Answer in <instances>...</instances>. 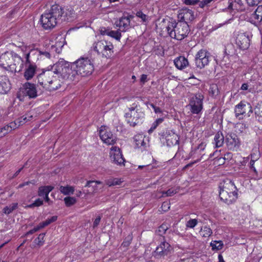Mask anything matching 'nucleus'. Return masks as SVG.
<instances>
[{"mask_svg": "<svg viewBox=\"0 0 262 262\" xmlns=\"http://www.w3.org/2000/svg\"><path fill=\"white\" fill-rule=\"evenodd\" d=\"M63 14V9L57 5H53L46 11L40 17V22L45 30L54 28Z\"/></svg>", "mask_w": 262, "mask_h": 262, "instance_id": "f257e3e1", "label": "nucleus"}, {"mask_svg": "<svg viewBox=\"0 0 262 262\" xmlns=\"http://www.w3.org/2000/svg\"><path fill=\"white\" fill-rule=\"evenodd\" d=\"M166 30L170 37L178 40H182L187 37L190 32L187 24L176 23L175 21H169L166 27Z\"/></svg>", "mask_w": 262, "mask_h": 262, "instance_id": "f03ea898", "label": "nucleus"}, {"mask_svg": "<svg viewBox=\"0 0 262 262\" xmlns=\"http://www.w3.org/2000/svg\"><path fill=\"white\" fill-rule=\"evenodd\" d=\"M94 60L88 57H80L72 63V68L75 73L76 76H87L90 75L94 71Z\"/></svg>", "mask_w": 262, "mask_h": 262, "instance_id": "7ed1b4c3", "label": "nucleus"}, {"mask_svg": "<svg viewBox=\"0 0 262 262\" xmlns=\"http://www.w3.org/2000/svg\"><path fill=\"white\" fill-rule=\"evenodd\" d=\"M125 117L127 123L133 127L141 122L144 117V113L138 102H134L128 107Z\"/></svg>", "mask_w": 262, "mask_h": 262, "instance_id": "20e7f679", "label": "nucleus"}, {"mask_svg": "<svg viewBox=\"0 0 262 262\" xmlns=\"http://www.w3.org/2000/svg\"><path fill=\"white\" fill-rule=\"evenodd\" d=\"M43 93V89L40 88L38 84L30 83H25L17 93V97L22 100L23 97L28 96L30 99H35Z\"/></svg>", "mask_w": 262, "mask_h": 262, "instance_id": "39448f33", "label": "nucleus"}, {"mask_svg": "<svg viewBox=\"0 0 262 262\" xmlns=\"http://www.w3.org/2000/svg\"><path fill=\"white\" fill-rule=\"evenodd\" d=\"M54 74H60L63 78L71 80L76 79L75 73L72 68V63L70 64L66 61H60L54 65L52 68Z\"/></svg>", "mask_w": 262, "mask_h": 262, "instance_id": "423d86ee", "label": "nucleus"}, {"mask_svg": "<svg viewBox=\"0 0 262 262\" xmlns=\"http://www.w3.org/2000/svg\"><path fill=\"white\" fill-rule=\"evenodd\" d=\"M92 48L98 55L101 54L103 56L108 58L113 54L114 47L110 42L102 40L95 42Z\"/></svg>", "mask_w": 262, "mask_h": 262, "instance_id": "0eeeda50", "label": "nucleus"}, {"mask_svg": "<svg viewBox=\"0 0 262 262\" xmlns=\"http://www.w3.org/2000/svg\"><path fill=\"white\" fill-rule=\"evenodd\" d=\"M204 97L201 93H198L191 95L189 99L188 106L192 114H199L201 112L203 107V101Z\"/></svg>", "mask_w": 262, "mask_h": 262, "instance_id": "6e6552de", "label": "nucleus"}, {"mask_svg": "<svg viewBox=\"0 0 262 262\" xmlns=\"http://www.w3.org/2000/svg\"><path fill=\"white\" fill-rule=\"evenodd\" d=\"M159 135L161 142L167 146L176 145L179 143L178 136L172 130H166L160 133Z\"/></svg>", "mask_w": 262, "mask_h": 262, "instance_id": "1a4fd4ad", "label": "nucleus"}, {"mask_svg": "<svg viewBox=\"0 0 262 262\" xmlns=\"http://www.w3.org/2000/svg\"><path fill=\"white\" fill-rule=\"evenodd\" d=\"M99 136L103 143L107 145H114L116 142V137L106 126L100 127Z\"/></svg>", "mask_w": 262, "mask_h": 262, "instance_id": "9d476101", "label": "nucleus"}, {"mask_svg": "<svg viewBox=\"0 0 262 262\" xmlns=\"http://www.w3.org/2000/svg\"><path fill=\"white\" fill-rule=\"evenodd\" d=\"M210 58V53L205 50H200L195 55V63L196 66L202 69L207 65Z\"/></svg>", "mask_w": 262, "mask_h": 262, "instance_id": "9b49d317", "label": "nucleus"}, {"mask_svg": "<svg viewBox=\"0 0 262 262\" xmlns=\"http://www.w3.org/2000/svg\"><path fill=\"white\" fill-rule=\"evenodd\" d=\"M54 76V72L52 71H48L39 74L37 76V84L43 89V92L47 90V86H48Z\"/></svg>", "mask_w": 262, "mask_h": 262, "instance_id": "f8f14e48", "label": "nucleus"}, {"mask_svg": "<svg viewBox=\"0 0 262 262\" xmlns=\"http://www.w3.org/2000/svg\"><path fill=\"white\" fill-rule=\"evenodd\" d=\"M30 56V53H28L26 55V61L25 63L26 68L24 72V77L27 80L31 79L34 77L36 71V66L35 64L31 62L29 59Z\"/></svg>", "mask_w": 262, "mask_h": 262, "instance_id": "ddd939ff", "label": "nucleus"}, {"mask_svg": "<svg viewBox=\"0 0 262 262\" xmlns=\"http://www.w3.org/2000/svg\"><path fill=\"white\" fill-rule=\"evenodd\" d=\"M178 23H188L194 19L193 11L187 8H183L179 11L178 14Z\"/></svg>", "mask_w": 262, "mask_h": 262, "instance_id": "4468645a", "label": "nucleus"}, {"mask_svg": "<svg viewBox=\"0 0 262 262\" xmlns=\"http://www.w3.org/2000/svg\"><path fill=\"white\" fill-rule=\"evenodd\" d=\"M226 142L228 148L231 150L236 151L240 146V141L235 134H228Z\"/></svg>", "mask_w": 262, "mask_h": 262, "instance_id": "2eb2a0df", "label": "nucleus"}, {"mask_svg": "<svg viewBox=\"0 0 262 262\" xmlns=\"http://www.w3.org/2000/svg\"><path fill=\"white\" fill-rule=\"evenodd\" d=\"M170 248V245L168 243L166 242H161L154 252L153 255L157 258L163 257L168 254Z\"/></svg>", "mask_w": 262, "mask_h": 262, "instance_id": "dca6fc26", "label": "nucleus"}, {"mask_svg": "<svg viewBox=\"0 0 262 262\" xmlns=\"http://www.w3.org/2000/svg\"><path fill=\"white\" fill-rule=\"evenodd\" d=\"M111 160L117 165L124 164V159L122 157L120 149L116 146H113L110 151Z\"/></svg>", "mask_w": 262, "mask_h": 262, "instance_id": "f3484780", "label": "nucleus"}, {"mask_svg": "<svg viewBox=\"0 0 262 262\" xmlns=\"http://www.w3.org/2000/svg\"><path fill=\"white\" fill-rule=\"evenodd\" d=\"M219 192H237V189L235 186L234 182L230 179H226L223 180L220 183Z\"/></svg>", "mask_w": 262, "mask_h": 262, "instance_id": "a211bd4d", "label": "nucleus"}, {"mask_svg": "<svg viewBox=\"0 0 262 262\" xmlns=\"http://www.w3.org/2000/svg\"><path fill=\"white\" fill-rule=\"evenodd\" d=\"M249 42V37L245 33H239L236 36V44L242 50L247 49L250 45Z\"/></svg>", "mask_w": 262, "mask_h": 262, "instance_id": "6ab92c4d", "label": "nucleus"}, {"mask_svg": "<svg viewBox=\"0 0 262 262\" xmlns=\"http://www.w3.org/2000/svg\"><path fill=\"white\" fill-rule=\"evenodd\" d=\"M237 192H219V196L222 201L227 204H231L235 202L237 199Z\"/></svg>", "mask_w": 262, "mask_h": 262, "instance_id": "aec40b11", "label": "nucleus"}, {"mask_svg": "<svg viewBox=\"0 0 262 262\" xmlns=\"http://www.w3.org/2000/svg\"><path fill=\"white\" fill-rule=\"evenodd\" d=\"M129 16H122L115 22L117 27L119 28L121 32H125L130 28V19Z\"/></svg>", "mask_w": 262, "mask_h": 262, "instance_id": "412c9836", "label": "nucleus"}, {"mask_svg": "<svg viewBox=\"0 0 262 262\" xmlns=\"http://www.w3.org/2000/svg\"><path fill=\"white\" fill-rule=\"evenodd\" d=\"M11 89V84L6 76H0V94H7Z\"/></svg>", "mask_w": 262, "mask_h": 262, "instance_id": "4be33fe9", "label": "nucleus"}, {"mask_svg": "<svg viewBox=\"0 0 262 262\" xmlns=\"http://www.w3.org/2000/svg\"><path fill=\"white\" fill-rule=\"evenodd\" d=\"M247 107H250V104L243 101L235 105L234 112L236 117L241 119V116L246 114Z\"/></svg>", "mask_w": 262, "mask_h": 262, "instance_id": "5701e85b", "label": "nucleus"}, {"mask_svg": "<svg viewBox=\"0 0 262 262\" xmlns=\"http://www.w3.org/2000/svg\"><path fill=\"white\" fill-rule=\"evenodd\" d=\"M134 141L137 147L145 149L147 144L146 141H148V140L143 135L138 134L134 136Z\"/></svg>", "mask_w": 262, "mask_h": 262, "instance_id": "b1692460", "label": "nucleus"}, {"mask_svg": "<svg viewBox=\"0 0 262 262\" xmlns=\"http://www.w3.org/2000/svg\"><path fill=\"white\" fill-rule=\"evenodd\" d=\"M176 67L180 70H182L188 66V60L184 56H179L174 60Z\"/></svg>", "mask_w": 262, "mask_h": 262, "instance_id": "393cba45", "label": "nucleus"}, {"mask_svg": "<svg viewBox=\"0 0 262 262\" xmlns=\"http://www.w3.org/2000/svg\"><path fill=\"white\" fill-rule=\"evenodd\" d=\"M48 85V86H47V90L49 91H53L58 89L60 87L61 85L60 81L56 76H53V79H52V81L50 82V83H49Z\"/></svg>", "mask_w": 262, "mask_h": 262, "instance_id": "a878e982", "label": "nucleus"}, {"mask_svg": "<svg viewBox=\"0 0 262 262\" xmlns=\"http://www.w3.org/2000/svg\"><path fill=\"white\" fill-rule=\"evenodd\" d=\"M33 118V115L31 112H29L26 113L25 115L22 116L21 117L18 118L17 120H15L16 123H17L18 127L20 125H21L28 121H31Z\"/></svg>", "mask_w": 262, "mask_h": 262, "instance_id": "bb28decb", "label": "nucleus"}, {"mask_svg": "<svg viewBox=\"0 0 262 262\" xmlns=\"http://www.w3.org/2000/svg\"><path fill=\"white\" fill-rule=\"evenodd\" d=\"M54 189L52 186H44L39 187L38 190V195L40 197H43L49 193Z\"/></svg>", "mask_w": 262, "mask_h": 262, "instance_id": "cd10ccee", "label": "nucleus"}, {"mask_svg": "<svg viewBox=\"0 0 262 262\" xmlns=\"http://www.w3.org/2000/svg\"><path fill=\"white\" fill-rule=\"evenodd\" d=\"M224 142V137L222 133L217 132L214 138V143L216 148L223 146Z\"/></svg>", "mask_w": 262, "mask_h": 262, "instance_id": "c85d7f7f", "label": "nucleus"}, {"mask_svg": "<svg viewBox=\"0 0 262 262\" xmlns=\"http://www.w3.org/2000/svg\"><path fill=\"white\" fill-rule=\"evenodd\" d=\"M18 127L17 123H16V121L10 122L9 124L4 126L3 127L1 128L3 130L5 134L6 135L9 132H10L11 130L15 129Z\"/></svg>", "mask_w": 262, "mask_h": 262, "instance_id": "c756f323", "label": "nucleus"}, {"mask_svg": "<svg viewBox=\"0 0 262 262\" xmlns=\"http://www.w3.org/2000/svg\"><path fill=\"white\" fill-rule=\"evenodd\" d=\"M256 118L259 122H262V101L259 102L254 108Z\"/></svg>", "mask_w": 262, "mask_h": 262, "instance_id": "7c9ffc66", "label": "nucleus"}, {"mask_svg": "<svg viewBox=\"0 0 262 262\" xmlns=\"http://www.w3.org/2000/svg\"><path fill=\"white\" fill-rule=\"evenodd\" d=\"M253 17L257 20V22L262 21V5L258 6L253 14Z\"/></svg>", "mask_w": 262, "mask_h": 262, "instance_id": "2f4dec72", "label": "nucleus"}, {"mask_svg": "<svg viewBox=\"0 0 262 262\" xmlns=\"http://www.w3.org/2000/svg\"><path fill=\"white\" fill-rule=\"evenodd\" d=\"M59 190L64 195H69L71 194H73L74 189L73 187L70 186H61L59 187Z\"/></svg>", "mask_w": 262, "mask_h": 262, "instance_id": "473e14b6", "label": "nucleus"}, {"mask_svg": "<svg viewBox=\"0 0 262 262\" xmlns=\"http://www.w3.org/2000/svg\"><path fill=\"white\" fill-rule=\"evenodd\" d=\"M18 207V203H14L10 205L9 206H7L5 207L3 209V212L6 214H9L11 212H12L14 210L17 209Z\"/></svg>", "mask_w": 262, "mask_h": 262, "instance_id": "72a5a7b5", "label": "nucleus"}, {"mask_svg": "<svg viewBox=\"0 0 262 262\" xmlns=\"http://www.w3.org/2000/svg\"><path fill=\"white\" fill-rule=\"evenodd\" d=\"M200 234L203 237H208L212 234V231L209 227L205 226L201 229Z\"/></svg>", "mask_w": 262, "mask_h": 262, "instance_id": "f704fd0d", "label": "nucleus"}, {"mask_svg": "<svg viewBox=\"0 0 262 262\" xmlns=\"http://www.w3.org/2000/svg\"><path fill=\"white\" fill-rule=\"evenodd\" d=\"M38 53V54L40 55H42L45 56L46 57L48 58H50L51 57V53L50 51H48V49H47L45 51H41L40 50H31L29 53Z\"/></svg>", "mask_w": 262, "mask_h": 262, "instance_id": "c9c22d12", "label": "nucleus"}, {"mask_svg": "<svg viewBox=\"0 0 262 262\" xmlns=\"http://www.w3.org/2000/svg\"><path fill=\"white\" fill-rule=\"evenodd\" d=\"M107 35L113 37L117 40H120L121 36L120 31L119 30L117 31H110V32L107 33Z\"/></svg>", "mask_w": 262, "mask_h": 262, "instance_id": "e433bc0d", "label": "nucleus"}, {"mask_svg": "<svg viewBox=\"0 0 262 262\" xmlns=\"http://www.w3.org/2000/svg\"><path fill=\"white\" fill-rule=\"evenodd\" d=\"M122 182L121 181V179H119L117 178L113 179H109L106 181L105 183L108 186H112L115 185H119Z\"/></svg>", "mask_w": 262, "mask_h": 262, "instance_id": "4c0bfd02", "label": "nucleus"}, {"mask_svg": "<svg viewBox=\"0 0 262 262\" xmlns=\"http://www.w3.org/2000/svg\"><path fill=\"white\" fill-rule=\"evenodd\" d=\"M200 222H202L201 220H199ZM199 221L196 219H190L186 222V226L187 228H193L198 224Z\"/></svg>", "mask_w": 262, "mask_h": 262, "instance_id": "58836bf2", "label": "nucleus"}, {"mask_svg": "<svg viewBox=\"0 0 262 262\" xmlns=\"http://www.w3.org/2000/svg\"><path fill=\"white\" fill-rule=\"evenodd\" d=\"M209 93L212 96H216L219 93L218 86L215 84H212L210 85L209 88Z\"/></svg>", "mask_w": 262, "mask_h": 262, "instance_id": "ea45409f", "label": "nucleus"}, {"mask_svg": "<svg viewBox=\"0 0 262 262\" xmlns=\"http://www.w3.org/2000/svg\"><path fill=\"white\" fill-rule=\"evenodd\" d=\"M163 121V118H159L156 120L152 124L150 127V128L148 130V133H152L159 125V124H161Z\"/></svg>", "mask_w": 262, "mask_h": 262, "instance_id": "a19ab883", "label": "nucleus"}, {"mask_svg": "<svg viewBox=\"0 0 262 262\" xmlns=\"http://www.w3.org/2000/svg\"><path fill=\"white\" fill-rule=\"evenodd\" d=\"M65 204L69 207L74 205L76 203V199L74 197L68 196L64 199Z\"/></svg>", "mask_w": 262, "mask_h": 262, "instance_id": "79ce46f5", "label": "nucleus"}, {"mask_svg": "<svg viewBox=\"0 0 262 262\" xmlns=\"http://www.w3.org/2000/svg\"><path fill=\"white\" fill-rule=\"evenodd\" d=\"M178 192V190L174 188H170L167 191H164L162 192V196H170L176 194Z\"/></svg>", "mask_w": 262, "mask_h": 262, "instance_id": "37998d69", "label": "nucleus"}, {"mask_svg": "<svg viewBox=\"0 0 262 262\" xmlns=\"http://www.w3.org/2000/svg\"><path fill=\"white\" fill-rule=\"evenodd\" d=\"M57 220V216H56V215L53 216L51 218L48 219L45 221L41 222V223L42 224V226H43V227H45L50 225L52 223L56 221Z\"/></svg>", "mask_w": 262, "mask_h": 262, "instance_id": "c03bdc74", "label": "nucleus"}, {"mask_svg": "<svg viewBox=\"0 0 262 262\" xmlns=\"http://www.w3.org/2000/svg\"><path fill=\"white\" fill-rule=\"evenodd\" d=\"M168 228V226L166 224H163L159 227L157 232L159 235H162L165 233Z\"/></svg>", "mask_w": 262, "mask_h": 262, "instance_id": "a18cd8bd", "label": "nucleus"}, {"mask_svg": "<svg viewBox=\"0 0 262 262\" xmlns=\"http://www.w3.org/2000/svg\"><path fill=\"white\" fill-rule=\"evenodd\" d=\"M213 249L220 250L222 248L223 244L221 241H214L211 243Z\"/></svg>", "mask_w": 262, "mask_h": 262, "instance_id": "49530a36", "label": "nucleus"}, {"mask_svg": "<svg viewBox=\"0 0 262 262\" xmlns=\"http://www.w3.org/2000/svg\"><path fill=\"white\" fill-rule=\"evenodd\" d=\"M136 16L140 18L144 23H146L147 21L148 16L141 11H138L136 13Z\"/></svg>", "mask_w": 262, "mask_h": 262, "instance_id": "de8ad7c7", "label": "nucleus"}, {"mask_svg": "<svg viewBox=\"0 0 262 262\" xmlns=\"http://www.w3.org/2000/svg\"><path fill=\"white\" fill-rule=\"evenodd\" d=\"M48 51H50L51 53V55L54 54V53H59L58 48L56 47V46L52 45L51 47H49L47 48Z\"/></svg>", "mask_w": 262, "mask_h": 262, "instance_id": "09e8293b", "label": "nucleus"}, {"mask_svg": "<svg viewBox=\"0 0 262 262\" xmlns=\"http://www.w3.org/2000/svg\"><path fill=\"white\" fill-rule=\"evenodd\" d=\"M101 184V182L100 181H88L85 185V187H95L96 186L97 184Z\"/></svg>", "mask_w": 262, "mask_h": 262, "instance_id": "8fccbe9b", "label": "nucleus"}, {"mask_svg": "<svg viewBox=\"0 0 262 262\" xmlns=\"http://www.w3.org/2000/svg\"><path fill=\"white\" fill-rule=\"evenodd\" d=\"M247 4L249 6H254L257 5L261 0H246Z\"/></svg>", "mask_w": 262, "mask_h": 262, "instance_id": "3c124183", "label": "nucleus"}, {"mask_svg": "<svg viewBox=\"0 0 262 262\" xmlns=\"http://www.w3.org/2000/svg\"><path fill=\"white\" fill-rule=\"evenodd\" d=\"M236 128H239V130L241 132H243V130L245 129L247 127L246 124L244 123H239L237 124L236 126Z\"/></svg>", "mask_w": 262, "mask_h": 262, "instance_id": "603ef678", "label": "nucleus"}, {"mask_svg": "<svg viewBox=\"0 0 262 262\" xmlns=\"http://www.w3.org/2000/svg\"><path fill=\"white\" fill-rule=\"evenodd\" d=\"M100 220H101L100 216H98L95 219V220L94 222V223H93V228H96V227L98 226V225L100 223Z\"/></svg>", "mask_w": 262, "mask_h": 262, "instance_id": "864d4df0", "label": "nucleus"}, {"mask_svg": "<svg viewBox=\"0 0 262 262\" xmlns=\"http://www.w3.org/2000/svg\"><path fill=\"white\" fill-rule=\"evenodd\" d=\"M199 2V0H185L184 2L186 5H194Z\"/></svg>", "mask_w": 262, "mask_h": 262, "instance_id": "5fc2aeb1", "label": "nucleus"}, {"mask_svg": "<svg viewBox=\"0 0 262 262\" xmlns=\"http://www.w3.org/2000/svg\"><path fill=\"white\" fill-rule=\"evenodd\" d=\"M34 203L36 207H38L41 206L43 204V201L41 200L40 199H37L35 201Z\"/></svg>", "mask_w": 262, "mask_h": 262, "instance_id": "6e6d98bb", "label": "nucleus"}, {"mask_svg": "<svg viewBox=\"0 0 262 262\" xmlns=\"http://www.w3.org/2000/svg\"><path fill=\"white\" fill-rule=\"evenodd\" d=\"M150 106L154 108L156 113H159L162 112L161 108L159 107L156 106L154 104H150Z\"/></svg>", "mask_w": 262, "mask_h": 262, "instance_id": "4d7b16f0", "label": "nucleus"}, {"mask_svg": "<svg viewBox=\"0 0 262 262\" xmlns=\"http://www.w3.org/2000/svg\"><path fill=\"white\" fill-rule=\"evenodd\" d=\"M255 163V161L253 160H251L250 162V167L251 169H252L255 172H256V169L254 166Z\"/></svg>", "mask_w": 262, "mask_h": 262, "instance_id": "13d9d810", "label": "nucleus"}, {"mask_svg": "<svg viewBox=\"0 0 262 262\" xmlns=\"http://www.w3.org/2000/svg\"><path fill=\"white\" fill-rule=\"evenodd\" d=\"M200 160H201V159H198L193 162L188 163L184 167V168L185 169V168H187L188 167H191L194 164L199 162Z\"/></svg>", "mask_w": 262, "mask_h": 262, "instance_id": "bf43d9fd", "label": "nucleus"}, {"mask_svg": "<svg viewBox=\"0 0 262 262\" xmlns=\"http://www.w3.org/2000/svg\"><path fill=\"white\" fill-rule=\"evenodd\" d=\"M44 228L43 226H42V224L41 223H40L37 227H34L33 229L34 230V232H37L39 229Z\"/></svg>", "mask_w": 262, "mask_h": 262, "instance_id": "052dcab7", "label": "nucleus"}, {"mask_svg": "<svg viewBox=\"0 0 262 262\" xmlns=\"http://www.w3.org/2000/svg\"><path fill=\"white\" fill-rule=\"evenodd\" d=\"M43 198L45 202H47L49 204V205H51L52 204V201L50 200L48 195H45V196H43Z\"/></svg>", "mask_w": 262, "mask_h": 262, "instance_id": "680f3d73", "label": "nucleus"}, {"mask_svg": "<svg viewBox=\"0 0 262 262\" xmlns=\"http://www.w3.org/2000/svg\"><path fill=\"white\" fill-rule=\"evenodd\" d=\"M45 233H41V234H40L39 235L38 237H37L38 244L40 242L41 240L43 239V237L45 236ZM35 241H36L37 239H36Z\"/></svg>", "mask_w": 262, "mask_h": 262, "instance_id": "e2e57ef3", "label": "nucleus"}, {"mask_svg": "<svg viewBox=\"0 0 262 262\" xmlns=\"http://www.w3.org/2000/svg\"><path fill=\"white\" fill-rule=\"evenodd\" d=\"M147 78V76L146 75L143 74L141 75L140 80L141 82L144 83L146 81Z\"/></svg>", "mask_w": 262, "mask_h": 262, "instance_id": "0e129e2a", "label": "nucleus"}, {"mask_svg": "<svg viewBox=\"0 0 262 262\" xmlns=\"http://www.w3.org/2000/svg\"><path fill=\"white\" fill-rule=\"evenodd\" d=\"M248 87H249V85L247 83H243L242 85V86H241V90H248Z\"/></svg>", "mask_w": 262, "mask_h": 262, "instance_id": "69168bd1", "label": "nucleus"}, {"mask_svg": "<svg viewBox=\"0 0 262 262\" xmlns=\"http://www.w3.org/2000/svg\"><path fill=\"white\" fill-rule=\"evenodd\" d=\"M232 158V154L231 152H227L225 155V159H231Z\"/></svg>", "mask_w": 262, "mask_h": 262, "instance_id": "338daca9", "label": "nucleus"}, {"mask_svg": "<svg viewBox=\"0 0 262 262\" xmlns=\"http://www.w3.org/2000/svg\"><path fill=\"white\" fill-rule=\"evenodd\" d=\"M169 204L167 202H164L162 205V208L163 209H164L165 207H167L168 208H169Z\"/></svg>", "mask_w": 262, "mask_h": 262, "instance_id": "774afa93", "label": "nucleus"}]
</instances>
